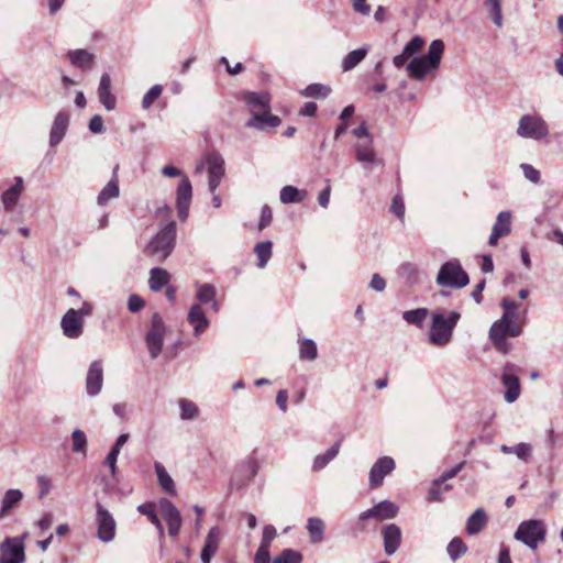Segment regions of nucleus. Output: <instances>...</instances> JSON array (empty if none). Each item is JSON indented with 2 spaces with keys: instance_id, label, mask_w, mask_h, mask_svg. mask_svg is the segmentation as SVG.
I'll return each instance as SVG.
<instances>
[{
  "instance_id": "1",
  "label": "nucleus",
  "mask_w": 563,
  "mask_h": 563,
  "mask_svg": "<svg viewBox=\"0 0 563 563\" xmlns=\"http://www.w3.org/2000/svg\"><path fill=\"white\" fill-rule=\"evenodd\" d=\"M172 209L168 205L157 208L156 217L162 216L166 221L159 224V230L146 245L144 252L157 262L165 261L176 245V222L170 219Z\"/></svg>"
},
{
  "instance_id": "2",
  "label": "nucleus",
  "mask_w": 563,
  "mask_h": 563,
  "mask_svg": "<svg viewBox=\"0 0 563 563\" xmlns=\"http://www.w3.org/2000/svg\"><path fill=\"white\" fill-rule=\"evenodd\" d=\"M431 322L428 331L429 342L437 347H444L453 340L461 313L456 310L435 309L430 313Z\"/></svg>"
},
{
  "instance_id": "3",
  "label": "nucleus",
  "mask_w": 563,
  "mask_h": 563,
  "mask_svg": "<svg viewBox=\"0 0 563 563\" xmlns=\"http://www.w3.org/2000/svg\"><path fill=\"white\" fill-rule=\"evenodd\" d=\"M522 330L523 322H503L498 319L492 324L488 336L498 352L508 354L512 345L507 338H517L522 333Z\"/></svg>"
},
{
  "instance_id": "4",
  "label": "nucleus",
  "mask_w": 563,
  "mask_h": 563,
  "mask_svg": "<svg viewBox=\"0 0 563 563\" xmlns=\"http://www.w3.org/2000/svg\"><path fill=\"white\" fill-rule=\"evenodd\" d=\"M435 280L441 287L460 289L468 285L470 277L459 260H451L441 265Z\"/></svg>"
},
{
  "instance_id": "5",
  "label": "nucleus",
  "mask_w": 563,
  "mask_h": 563,
  "mask_svg": "<svg viewBox=\"0 0 563 563\" xmlns=\"http://www.w3.org/2000/svg\"><path fill=\"white\" fill-rule=\"evenodd\" d=\"M545 523L542 520L530 519L518 526L514 537L529 549L536 550L540 543L545 541Z\"/></svg>"
},
{
  "instance_id": "6",
  "label": "nucleus",
  "mask_w": 563,
  "mask_h": 563,
  "mask_svg": "<svg viewBox=\"0 0 563 563\" xmlns=\"http://www.w3.org/2000/svg\"><path fill=\"white\" fill-rule=\"evenodd\" d=\"M92 306L85 301L80 309H69L63 316L60 327L65 336L69 339H77L84 332V318L90 316Z\"/></svg>"
},
{
  "instance_id": "7",
  "label": "nucleus",
  "mask_w": 563,
  "mask_h": 563,
  "mask_svg": "<svg viewBox=\"0 0 563 563\" xmlns=\"http://www.w3.org/2000/svg\"><path fill=\"white\" fill-rule=\"evenodd\" d=\"M517 134L523 139L541 141L549 135V126L538 114H523L518 122Z\"/></svg>"
},
{
  "instance_id": "8",
  "label": "nucleus",
  "mask_w": 563,
  "mask_h": 563,
  "mask_svg": "<svg viewBox=\"0 0 563 563\" xmlns=\"http://www.w3.org/2000/svg\"><path fill=\"white\" fill-rule=\"evenodd\" d=\"M398 511L399 507L396 504L389 500H383L358 515V523L355 530L357 532H365L366 525L364 522L368 519H375L376 521L393 519L398 515Z\"/></svg>"
},
{
  "instance_id": "9",
  "label": "nucleus",
  "mask_w": 563,
  "mask_h": 563,
  "mask_svg": "<svg viewBox=\"0 0 563 563\" xmlns=\"http://www.w3.org/2000/svg\"><path fill=\"white\" fill-rule=\"evenodd\" d=\"M165 332L166 328L162 317L158 313H154L151 327L145 335V343L153 360L157 358L163 350Z\"/></svg>"
},
{
  "instance_id": "10",
  "label": "nucleus",
  "mask_w": 563,
  "mask_h": 563,
  "mask_svg": "<svg viewBox=\"0 0 563 563\" xmlns=\"http://www.w3.org/2000/svg\"><path fill=\"white\" fill-rule=\"evenodd\" d=\"M96 526L97 538L109 543L114 540L117 531V522L112 514L99 501L96 504Z\"/></svg>"
},
{
  "instance_id": "11",
  "label": "nucleus",
  "mask_w": 563,
  "mask_h": 563,
  "mask_svg": "<svg viewBox=\"0 0 563 563\" xmlns=\"http://www.w3.org/2000/svg\"><path fill=\"white\" fill-rule=\"evenodd\" d=\"M355 159L361 163L366 174L372 173L375 165H383V158L377 156L374 140L357 141L354 145Z\"/></svg>"
},
{
  "instance_id": "12",
  "label": "nucleus",
  "mask_w": 563,
  "mask_h": 563,
  "mask_svg": "<svg viewBox=\"0 0 563 563\" xmlns=\"http://www.w3.org/2000/svg\"><path fill=\"white\" fill-rule=\"evenodd\" d=\"M24 543L20 538H5L0 544V563H24Z\"/></svg>"
},
{
  "instance_id": "13",
  "label": "nucleus",
  "mask_w": 563,
  "mask_h": 563,
  "mask_svg": "<svg viewBox=\"0 0 563 563\" xmlns=\"http://www.w3.org/2000/svg\"><path fill=\"white\" fill-rule=\"evenodd\" d=\"M517 372V366L511 363H507L503 368L500 379L506 387L504 398L508 404L515 402L520 396L521 387Z\"/></svg>"
},
{
  "instance_id": "14",
  "label": "nucleus",
  "mask_w": 563,
  "mask_h": 563,
  "mask_svg": "<svg viewBox=\"0 0 563 563\" xmlns=\"http://www.w3.org/2000/svg\"><path fill=\"white\" fill-rule=\"evenodd\" d=\"M206 162L208 165L209 190L214 194L224 176V159L218 152L207 154Z\"/></svg>"
},
{
  "instance_id": "15",
  "label": "nucleus",
  "mask_w": 563,
  "mask_h": 563,
  "mask_svg": "<svg viewBox=\"0 0 563 563\" xmlns=\"http://www.w3.org/2000/svg\"><path fill=\"white\" fill-rule=\"evenodd\" d=\"M159 508L162 511V516L168 526L169 536L176 538L179 534L183 525V519L179 510L167 498H162L159 500Z\"/></svg>"
},
{
  "instance_id": "16",
  "label": "nucleus",
  "mask_w": 563,
  "mask_h": 563,
  "mask_svg": "<svg viewBox=\"0 0 563 563\" xmlns=\"http://www.w3.org/2000/svg\"><path fill=\"white\" fill-rule=\"evenodd\" d=\"M395 461L390 456L379 457L371 467L368 474L369 487L377 488L383 484L386 475L395 470Z\"/></svg>"
},
{
  "instance_id": "17",
  "label": "nucleus",
  "mask_w": 563,
  "mask_h": 563,
  "mask_svg": "<svg viewBox=\"0 0 563 563\" xmlns=\"http://www.w3.org/2000/svg\"><path fill=\"white\" fill-rule=\"evenodd\" d=\"M191 198V183L188 177L184 176L180 183L178 184L176 192V206L178 211V218L180 221H185L188 218Z\"/></svg>"
},
{
  "instance_id": "18",
  "label": "nucleus",
  "mask_w": 563,
  "mask_h": 563,
  "mask_svg": "<svg viewBox=\"0 0 563 563\" xmlns=\"http://www.w3.org/2000/svg\"><path fill=\"white\" fill-rule=\"evenodd\" d=\"M103 386V366L101 361H93L86 375V393L89 397L100 394Z\"/></svg>"
},
{
  "instance_id": "19",
  "label": "nucleus",
  "mask_w": 563,
  "mask_h": 563,
  "mask_svg": "<svg viewBox=\"0 0 563 563\" xmlns=\"http://www.w3.org/2000/svg\"><path fill=\"white\" fill-rule=\"evenodd\" d=\"M260 470V463L254 456H247L239 465V472L244 476L240 479L238 475L231 478L230 485L233 488H242L247 485L257 474Z\"/></svg>"
},
{
  "instance_id": "20",
  "label": "nucleus",
  "mask_w": 563,
  "mask_h": 563,
  "mask_svg": "<svg viewBox=\"0 0 563 563\" xmlns=\"http://www.w3.org/2000/svg\"><path fill=\"white\" fill-rule=\"evenodd\" d=\"M384 551L388 556L394 555L401 544V530L395 523L385 526L382 530Z\"/></svg>"
},
{
  "instance_id": "21",
  "label": "nucleus",
  "mask_w": 563,
  "mask_h": 563,
  "mask_svg": "<svg viewBox=\"0 0 563 563\" xmlns=\"http://www.w3.org/2000/svg\"><path fill=\"white\" fill-rule=\"evenodd\" d=\"M68 124H69L68 113L65 111H59L56 114V117L54 118L51 133H49V145L52 147L58 145L63 141V139L67 132Z\"/></svg>"
},
{
  "instance_id": "22",
  "label": "nucleus",
  "mask_w": 563,
  "mask_h": 563,
  "mask_svg": "<svg viewBox=\"0 0 563 563\" xmlns=\"http://www.w3.org/2000/svg\"><path fill=\"white\" fill-rule=\"evenodd\" d=\"M221 540V531L218 527H212L206 537L200 559L202 563H210L217 553Z\"/></svg>"
},
{
  "instance_id": "23",
  "label": "nucleus",
  "mask_w": 563,
  "mask_h": 563,
  "mask_svg": "<svg viewBox=\"0 0 563 563\" xmlns=\"http://www.w3.org/2000/svg\"><path fill=\"white\" fill-rule=\"evenodd\" d=\"M187 320L194 327V335L196 338H199L209 327V319L199 303L190 307Z\"/></svg>"
},
{
  "instance_id": "24",
  "label": "nucleus",
  "mask_w": 563,
  "mask_h": 563,
  "mask_svg": "<svg viewBox=\"0 0 563 563\" xmlns=\"http://www.w3.org/2000/svg\"><path fill=\"white\" fill-rule=\"evenodd\" d=\"M98 97L101 104L108 110L111 111L117 106V98L111 92V77L109 74L104 73L99 82L98 87Z\"/></svg>"
},
{
  "instance_id": "25",
  "label": "nucleus",
  "mask_w": 563,
  "mask_h": 563,
  "mask_svg": "<svg viewBox=\"0 0 563 563\" xmlns=\"http://www.w3.org/2000/svg\"><path fill=\"white\" fill-rule=\"evenodd\" d=\"M280 124L277 115L271 114L268 110H262L252 113V118L246 122V126L257 130H265L267 126L276 128Z\"/></svg>"
},
{
  "instance_id": "26",
  "label": "nucleus",
  "mask_w": 563,
  "mask_h": 563,
  "mask_svg": "<svg viewBox=\"0 0 563 563\" xmlns=\"http://www.w3.org/2000/svg\"><path fill=\"white\" fill-rule=\"evenodd\" d=\"M197 292L196 298L199 301V305H211V308L214 312H219L220 305L217 301V289L211 284H199L197 283Z\"/></svg>"
},
{
  "instance_id": "27",
  "label": "nucleus",
  "mask_w": 563,
  "mask_h": 563,
  "mask_svg": "<svg viewBox=\"0 0 563 563\" xmlns=\"http://www.w3.org/2000/svg\"><path fill=\"white\" fill-rule=\"evenodd\" d=\"M118 166L113 169L111 180L101 189L97 197L99 206H107L111 199L118 198L120 195L119 179L117 176Z\"/></svg>"
},
{
  "instance_id": "28",
  "label": "nucleus",
  "mask_w": 563,
  "mask_h": 563,
  "mask_svg": "<svg viewBox=\"0 0 563 563\" xmlns=\"http://www.w3.org/2000/svg\"><path fill=\"white\" fill-rule=\"evenodd\" d=\"M22 499L23 493L20 489H8L1 499L0 518H5Z\"/></svg>"
},
{
  "instance_id": "29",
  "label": "nucleus",
  "mask_w": 563,
  "mask_h": 563,
  "mask_svg": "<svg viewBox=\"0 0 563 563\" xmlns=\"http://www.w3.org/2000/svg\"><path fill=\"white\" fill-rule=\"evenodd\" d=\"M437 69L431 67L422 56L415 57L408 65L407 71L412 79L422 80L428 73Z\"/></svg>"
},
{
  "instance_id": "30",
  "label": "nucleus",
  "mask_w": 563,
  "mask_h": 563,
  "mask_svg": "<svg viewBox=\"0 0 563 563\" xmlns=\"http://www.w3.org/2000/svg\"><path fill=\"white\" fill-rule=\"evenodd\" d=\"M244 101L249 106L251 113L269 110L271 98L266 92H247Z\"/></svg>"
},
{
  "instance_id": "31",
  "label": "nucleus",
  "mask_w": 563,
  "mask_h": 563,
  "mask_svg": "<svg viewBox=\"0 0 563 563\" xmlns=\"http://www.w3.org/2000/svg\"><path fill=\"white\" fill-rule=\"evenodd\" d=\"M154 470L161 488L165 493L175 496L177 494L176 485L172 476L166 471L165 466L159 462H155Z\"/></svg>"
},
{
  "instance_id": "32",
  "label": "nucleus",
  "mask_w": 563,
  "mask_h": 563,
  "mask_svg": "<svg viewBox=\"0 0 563 563\" xmlns=\"http://www.w3.org/2000/svg\"><path fill=\"white\" fill-rule=\"evenodd\" d=\"M306 529L309 533L311 543L318 544L323 541L325 523L321 518H319V517L308 518Z\"/></svg>"
},
{
  "instance_id": "33",
  "label": "nucleus",
  "mask_w": 563,
  "mask_h": 563,
  "mask_svg": "<svg viewBox=\"0 0 563 563\" xmlns=\"http://www.w3.org/2000/svg\"><path fill=\"white\" fill-rule=\"evenodd\" d=\"M15 184L7 189L2 196L1 201L4 206L5 210H11L18 202V199L23 189V179L22 177H15Z\"/></svg>"
},
{
  "instance_id": "34",
  "label": "nucleus",
  "mask_w": 563,
  "mask_h": 563,
  "mask_svg": "<svg viewBox=\"0 0 563 563\" xmlns=\"http://www.w3.org/2000/svg\"><path fill=\"white\" fill-rule=\"evenodd\" d=\"M487 515L484 509H476L466 521V532L470 536L479 533L487 523Z\"/></svg>"
},
{
  "instance_id": "35",
  "label": "nucleus",
  "mask_w": 563,
  "mask_h": 563,
  "mask_svg": "<svg viewBox=\"0 0 563 563\" xmlns=\"http://www.w3.org/2000/svg\"><path fill=\"white\" fill-rule=\"evenodd\" d=\"M69 60L73 65L82 70L91 69L95 60V55L86 49H74L68 52Z\"/></svg>"
},
{
  "instance_id": "36",
  "label": "nucleus",
  "mask_w": 563,
  "mask_h": 563,
  "mask_svg": "<svg viewBox=\"0 0 563 563\" xmlns=\"http://www.w3.org/2000/svg\"><path fill=\"white\" fill-rule=\"evenodd\" d=\"M170 275L167 271L159 267H154L150 272L148 286L152 291H159L169 282Z\"/></svg>"
},
{
  "instance_id": "37",
  "label": "nucleus",
  "mask_w": 563,
  "mask_h": 563,
  "mask_svg": "<svg viewBox=\"0 0 563 563\" xmlns=\"http://www.w3.org/2000/svg\"><path fill=\"white\" fill-rule=\"evenodd\" d=\"M444 52V43L442 40H434L429 45L427 54L422 55V57L428 60V64L431 67H435L437 69L440 66L441 58Z\"/></svg>"
},
{
  "instance_id": "38",
  "label": "nucleus",
  "mask_w": 563,
  "mask_h": 563,
  "mask_svg": "<svg viewBox=\"0 0 563 563\" xmlns=\"http://www.w3.org/2000/svg\"><path fill=\"white\" fill-rule=\"evenodd\" d=\"M430 313L431 312L429 311L428 308H416V309L404 311L402 319L408 324H412L419 329H422L424 325V321Z\"/></svg>"
},
{
  "instance_id": "39",
  "label": "nucleus",
  "mask_w": 563,
  "mask_h": 563,
  "mask_svg": "<svg viewBox=\"0 0 563 563\" xmlns=\"http://www.w3.org/2000/svg\"><path fill=\"white\" fill-rule=\"evenodd\" d=\"M306 196L307 192L305 190H299L290 185L284 186L279 192V199L285 205L301 202Z\"/></svg>"
},
{
  "instance_id": "40",
  "label": "nucleus",
  "mask_w": 563,
  "mask_h": 563,
  "mask_svg": "<svg viewBox=\"0 0 563 563\" xmlns=\"http://www.w3.org/2000/svg\"><path fill=\"white\" fill-rule=\"evenodd\" d=\"M254 253L257 257L256 266L265 268L273 254V243L271 241L258 242L254 246Z\"/></svg>"
},
{
  "instance_id": "41",
  "label": "nucleus",
  "mask_w": 563,
  "mask_h": 563,
  "mask_svg": "<svg viewBox=\"0 0 563 563\" xmlns=\"http://www.w3.org/2000/svg\"><path fill=\"white\" fill-rule=\"evenodd\" d=\"M341 441H336L324 454H319L314 457L312 470L319 472L323 470L340 451Z\"/></svg>"
},
{
  "instance_id": "42",
  "label": "nucleus",
  "mask_w": 563,
  "mask_h": 563,
  "mask_svg": "<svg viewBox=\"0 0 563 563\" xmlns=\"http://www.w3.org/2000/svg\"><path fill=\"white\" fill-rule=\"evenodd\" d=\"M367 53V47H361L350 52L342 60V70L350 71L354 69L366 57Z\"/></svg>"
},
{
  "instance_id": "43",
  "label": "nucleus",
  "mask_w": 563,
  "mask_h": 563,
  "mask_svg": "<svg viewBox=\"0 0 563 563\" xmlns=\"http://www.w3.org/2000/svg\"><path fill=\"white\" fill-rule=\"evenodd\" d=\"M318 357V347L312 339L299 340V358L302 361H314Z\"/></svg>"
},
{
  "instance_id": "44",
  "label": "nucleus",
  "mask_w": 563,
  "mask_h": 563,
  "mask_svg": "<svg viewBox=\"0 0 563 563\" xmlns=\"http://www.w3.org/2000/svg\"><path fill=\"white\" fill-rule=\"evenodd\" d=\"M493 231L499 232L500 235H508L511 231V213L510 211H501L498 213L493 225Z\"/></svg>"
},
{
  "instance_id": "45",
  "label": "nucleus",
  "mask_w": 563,
  "mask_h": 563,
  "mask_svg": "<svg viewBox=\"0 0 563 563\" xmlns=\"http://www.w3.org/2000/svg\"><path fill=\"white\" fill-rule=\"evenodd\" d=\"M179 409H180V418L183 420H194L199 415L198 406L188 399H180L178 401Z\"/></svg>"
},
{
  "instance_id": "46",
  "label": "nucleus",
  "mask_w": 563,
  "mask_h": 563,
  "mask_svg": "<svg viewBox=\"0 0 563 563\" xmlns=\"http://www.w3.org/2000/svg\"><path fill=\"white\" fill-rule=\"evenodd\" d=\"M331 88L322 84H310L302 91L301 95L308 98H325L330 95Z\"/></svg>"
},
{
  "instance_id": "47",
  "label": "nucleus",
  "mask_w": 563,
  "mask_h": 563,
  "mask_svg": "<svg viewBox=\"0 0 563 563\" xmlns=\"http://www.w3.org/2000/svg\"><path fill=\"white\" fill-rule=\"evenodd\" d=\"M485 7L488 11V18L498 27L503 25L501 3L500 0H486Z\"/></svg>"
},
{
  "instance_id": "48",
  "label": "nucleus",
  "mask_w": 563,
  "mask_h": 563,
  "mask_svg": "<svg viewBox=\"0 0 563 563\" xmlns=\"http://www.w3.org/2000/svg\"><path fill=\"white\" fill-rule=\"evenodd\" d=\"M71 448L75 453L86 455L87 453V437L80 429H75L71 433Z\"/></svg>"
},
{
  "instance_id": "49",
  "label": "nucleus",
  "mask_w": 563,
  "mask_h": 563,
  "mask_svg": "<svg viewBox=\"0 0 563 563\" xmlns=\"http://www.w3.org/2000/svg\"><path fill=\"white\" fill-rule=\"evenodd\" d=\"M448 554L452 561H456L463 554L466 553L467 547L463 542V540L459 537L453 538L446 548Z\"/></svg>"
},
{
  "instance_id": "50",
  "label": "nucleus",
  "mask_w": 563,
  "mask_h": 563,
  "mask_svg": "<svg viewBox=\"0 0 563 563\" xmlns=\"http://www.w3.org/2000/svg\"><path fill=\"white\" fill-rule=\"evenodd\" d=\"M139 512L147 516L150 522H152L158 530L161 537H164V528L154 510L153 504H143L137 507Z\"/></svg>"
},
{
  "instance_id": "51",
  "label": "nucleus",
  "mask_w": 563,
  "mask_h": 563,
  "mask_svg": "<svg viewBox=\"0 0 563 563\" xmlns=\"http://www.w3.org/2000/svg\"><path fill=\"white\" fill-rule=\"evenodd\" d=\"M301 561L302 555L300 552L292 549H285L273 560V563H301Z\"/></svg>"
},
{
  "instance_id": "52",
  "label": "nucleus",
  "mask_w": 563,
  "mask_h": 563,
  "mask_svg": "<svg viewBox=\"0 0 563 563\" xmlns=\"http://www.w3.org/2000/svg\"><path fill=\"white\" fill-rule=\"evenodd\" d=\"M162 91L163 87L161 85H154L151 87V89L144 95L142 99V108L145 110L150 109L162 95Z\"/></svg>"
},
{
  "instance_id": "53",
  "label": "nucleus",
  "mask_w": 563,
  "mask_h": 563,
  "mask_svg": "<svg viewBox=\"0 0 563 563\" xmlns=\"http://www.w3.org/2000/svg\"><path fill=\"white\" fill-rule=\"evenodd\" d=\"M514 454L525 463H528L532 456L533 448L530 443L520 442L514 445Z\"/></svg>"
},
{
  "instance_id": "54",
  "label": "nucleus",
  "mask_w": 563,
  "mask_h": 563,
  "mask_svg": "<svg viewBox=\"0 0 563 563\" xmlns=\"http://www.w3.org/2000/svg\"><path fill=\"white\" fill-rule=\"evenodd\" d=\"M520 168H521V170H522V173H523L525 177H526L529 181H531V183H533V184H536V185H538V184H540V183H541V174H540V172H539L538 169H536L532 165L527 164V163H522V164L520 165Z\"/></svg>"
},
{
  "instance_id": "55",
  "label": "nucleus",
  "mask_w": 563,
  "mask_h": 563,
  "mask_svg": "<svg viewBox=\"0 0 563 563\" xmlns=\"http://www.w3.org/2000/svg\"><path fill=\"white\" fill-rule=\"evenodd\" d=\"M424 41L420 36H413L404 47L405 55L413 56L417 54L423 46Z\"/></svg>"
},
{
  "instance_id": "56",
  "label": "nucleus",
  "mask_w": 563,
  "mask_h": 563,
  "mask_svg": "<svg viewBox=\"0 0 563 563\" xmlns=\"http://www.w3.org/2000/svg\"><path fill=\"white\" fill-rule=\"evenodd\" d=\"M276 536L277 531L275 527L272 525H266L263 529V537L260 545L271 548V543L276 538Z\"/></svg>"
},
{
  "instance_id": "57",
  "label": "nucleus",
  "mask_w": 563,
  "mask_h": 563,
  "mask_svg": "<svg viewBox=\"0 0 563 563\" xmlns=\"http://www.w3.org/2000/svg\"><path fill=\"white\" fill-rule=\"evenodd\" d=\"M390 211L398 218L404 219L405 216V203L400 195H396L393 198Z\"/></svg>"
},
{
  "instance_id": "58",
  "label": "nucleus",
  "mask_w": 563,
  "mask_h": 563,
  "mask_svg": "<svg viewBox=\"0 0 563 563\" xmlns=\"http://www.w3.org/2000/svg\"><path fill=\"white\" fill-rule=\"evenodd\" d=\"M273 220V212L268 206H264L261 210V219L258 223V230L262 231L267 228Z\"/></svg>"
},
{
  "instance_id": "59",
  "label": "nucleus",
  "mask_w": 563,
  "mask_h": 563,
  "mask_svg": "<svg viewBox=\"0 0 563 563\" xmlns=\"http://www.w3.org/2000/svg\"><path fill=\"white\" fill-rule=\"evenodd\" d=\"M465 461H462L461 463L456 464L454 467L445 471L439 478H437V483H444L453 477H455L463 466L465 465Z\"/></svg>"
},
{
  "instance_id": "60",
  "label": "nucleus",
  "mask_w": 563,
  "mask_h": 563,
  "mask_svg": "<svg viewBox=\"0 0 563 563\" xmlns=\"http://www.w3.org/2000/svg\"><path fill=\"white\" fill-rule=\"evenodd\" d=\"M89 130L92 133L101 134L106 131L103 119L100 114H95L89 122Z\"/></svg>"
},
{
  "instance_id": "61",
  "label": "nucleus",
  "mask_w": 563,
  "mask_h": 563,
  "mask_svg": "<svg viewBox=\"0 0 563 563\" xmlns=\"http://www.w3.org/2000/svg\"><path fill=\"white\" fill-rule=\"evenodd\" d=\"M145 306V301L137 295L132 294L128 299V309L135 313Z\"/></svg>"
},
{
  "instance_id": "62",
  "label": "nucleus",
  "mask_w": 563,
  "mask_h": 563,
  "mask_svg": "<svg viewBox=\"0 0 563 563\" xmlns=\"http://www.w3.org/2000/svg\"><path fill=\"white\" fill-rule=\"evenodd\" d=\"M269 550L271 548L260 545L254 556V563H271Z\"/></svg>"
},
{
  "instance_id": "63",
  "label": "nucleus",
  "mask_w": 563,
  "mask_h": 563,
  "mask_svg": "<svg viewBox=\"0 0 563 563\" xmlns=\"http://www.w3.org/2000/svg\"><path fill=\"white\" fill-rule=\"evenodd\" d=\"M369 288L377 292H382L386 288V280L379 274H374L369 283Z\"/></svg>"
},
{
  "instance_id": "64",
  "label": "nucleus",
  "mask_w": 563,
  "mask_h": 563,
  "mask_svg": "<svg viewBox=\"0 0 563 563\" xmlns=\"http://www.w3.org/2000/svg\"><path fill=\"white\" fill-rule=\"evenodd\" d=\"M352 134L358 139V141H365L367 139H373L372 134L368 131V128L365 122H363L360 126L355 128L352 131Z\"/></svg>"
}]
</instances>
